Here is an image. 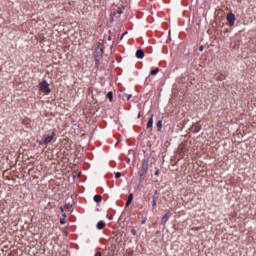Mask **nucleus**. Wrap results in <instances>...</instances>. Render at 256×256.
Returning <instances> with one entry per match:
<instances>
[{
    "mask_svg": "<svg viewBox=\"0 0 256 256\" xmlns=\"http://www.w3.org/2000/svg\"><path fill=\"white\" fill-rule=\"evenodd\" d=\"M146 221H147V218H143L141 221L142 225H144V223H146Z\"/></svg>",
    "mask_w": 256,
    "mask_h": 256,
    "instance_id": "a878e982",
    "label": "nucleus"
},
{
    "mask_svg": "<svg viewBox=\"0 0 256 256\" xmlns=\"http://www.w3.org/2000/svg\"><path fill=\"white\" fill-rule=\"evenodd\" d=\"M121 13H123V9L118 8V9L114 10L113 13H111V17H115V15H121Z\"/></svg>",
    "mask_w": 256,
    "mask_h": 256,
    "instance_id": "9d476101",
    "label": "nucleus"
},
{
    "mask_svg": "<svg viewBox=\"0 0 256 256\" xmlns=\"http://www.w3.org/2000/svg\"><path fill=\"white\" fill-rule=\"evenodd\" d=\"M71 207H73V205H71V203H65L64 209H67L69 211V209H71Z\"/></svg>",
    "mask_w": 256,
    "mask_h": 256,
    "instance_id": "a211bd4d",
    "label": "nucleus"
},
{
    "mask_svg": "<svg viewBox=\"0 0 256 256\" xmlns=\"http://www.w3.org/2000/svg\"><path fill=\"white\" fill-rule=\"evenodd\" d=\"M147 171H149V161L143 160L142 168L140 170V183H143L145 181V175H147Z\"/></svg>",
    "mask_w": 256,
    "mask_h": 256,
    "instance_id": "f257e3e1",
    "label": "nucleus"
},
{
    "mask_svg": "<svg viewBox=\"0 0 256 256\" xmlns=\"http://www.w3.org/2000/svg\"><path fill=\"white\" fill-rule=\"evenodd\" d=\"M154 195H157V190H155Z\"/></svg>",
    "mask_w": 256,
    "mask_h": 256,
    "instance_id": "f704fd0d",
    "label": "nucleus"
},
{
    "mask_svg": "<svg viewBox=\"0 0 256 256\" xmlns=\"http://www.w3.org/2000/svg\"><path fill=\"white\" fill-rule=\"evenodd\" d=\"M136 57L137 59H143V57H145V52L143 51V49H138L136 51Z\"/></svg>",
    "mask_w": 256,
    "mask_h": 256,
    "instance_id": "1a4fd4ad",
    "label": "nucleus"
},
{
    "mask_svg": "<svg viewBox=\"0 0 256 256\" xmlns=\"http://www.w3.org/2000/svg\"><path fill=\"white\" fill-rule=\"evenodd\" d=\"M102 199H103V197H101V195H99V194H96L94 196L95 203H101Z\"/></svg>",
    "mask_w": 256,
    "mask_h": 256,
    "instance_id": "4468645a",
    "label": "nucleus"
},
{
    "mask_svg": "<svg viewBox=\"0 0 256 256\" xmlns=\"http://www.w3.org/2000/svg\"><path fill=\"white\" fill-rule=\"evenodd\" d=\"M147 129H151V131L153 130V114L151 115V117L147 123Z\"/></svg>",
    "mask_w": 256,
    "mask_h": 256,
    "instance_id": "9b49d317",
    "label": "nucleus"
},
{
    "mask_svg": "<svg viewBox=\"0 0 256 256\" xmlns=\"http://www.w3.org/2000/svg\"><path fill=\"white\" fill-rule=\"evenodd\" d=\"M225 79H227V75H225V74H219L216 77V81H225Z\"/></svg>",
    "mask_w": 256,
    "mask_h": 256,
    "instance_id": "ddd939ff",
    "label": "nucleus"
},
{
    "mask_svg": "<svg viewBox=\"0 0 256 256\" xmlns=\"http://www.w3.org/2000/svg\"><path fill=\"white\" fill-rule=\"evenodd\" d=\"M227 21L229 22L230 27L235 25V14H233V12H229L227 14Z\"/></svg>",
    "mask_w": 256,
    "mask_h": 256,
    "instance_id": "20e7f679",
    "label": "nucleus"
},
{
    "mask_svg": "<svg viewBox=\"0 0 256 256\" xmlns=\"http://www.w3.org/2000/svg\"><path fill=\"white\" fill-rule=\"evenodd\" d=\"M159 71V68H156L150 72V75H157V72Z\"/></svg>",
    "mask_w": 256,
    "mask_h": 256,
    "instance_id": "6ab92c4d",
    "label": "nucleus"
},
{
    "mask_svg": "<svg viewBox=\"0 0 256 256\" xmlns=\"http://www.w3.org/2000/svg\"><path fill=\"white\" fill-rule=\"evenodd\" d=\"M94 256H101V252H96Z\"/></svg>",
    "mask_w": 256,
    "mask_h": 256,
    "instance_id": "7c9ffc66",
    "label": "nucleus"
},
{
    "mask_svg": "<svg viewBox=\"0 0 256 256\" xmlns=\"http://www.w3.org/2000/svg\"><path fill=\"white\" fill-rule=\"evenodd\" d=\"M157 207V200H152V209H155Z\"/></svg>",
    "mask_w": 256,
    "mask_h": 256,
    "instance_id": "aec40b11",
    "label": "nucleus"
},
{
    "mask_svg": "<svg viewBox=\"0 0 256 256\" xmlns=\"http://www.w3.org/2000/svg\"><path fill=\"white\" fill-rule=\"evenodd\" d=\"M96 65L99 66V57H95Z\"/></svg>",
    "mask_w": 256,
    "mask_h": 256,
    "instance_id": "b1692460",
    "label": "nucleus"
},
{
    "mask_svg": "<svg viewBox=\"0 0 256 256\" xmlns=\"http://www.w3.org/2000/svg\"><path fill=\"white\" fill-rule=\"evenodd\" d=\"M55 138V132H52V135L46 137L43 141H38L39 145H49L51 141Z\"/></svg>",
    "mask_w": 256,
    "mask_h": 256,
    "instance_id": "7ed1b4c3",
    "label": "nucleus"
},
{
    "mask_svg": "<svg viewBox=\"0 0 256 256\" xmlns=\"http://www.w3.org/2000/svg\"><path fill=\"white\" fill-rule=\"evenodd\" d=\"M61 225H65V218L60 219Z\"/></svg>",
    "mask_w": 256,
    "mask_h": 256,
    "instance_id": "393cba45",
    "label": "nucleus"
},
{
    "mask_svg": "<svg viewBox=\"0 0 256 256\" xmlns=\"http://www.w3.org/2000/svg\"><path fill=\"white\" fill-rule=\"evenodd\" d=\"M119 97H120V99H123V101H125V100L129 101V99L131 97H133V95L132 94H125V92H121L119 94Z\"/></svg>",
    "mask_w": 256,
    "mask_h": 256,
    "instance_id": "0eeeda50",
    "label": "nucleus"
},
{
    "mask_svg": "<svg viewBox=\"0 0 256 256\" xmlns=\"http://www.w3.org/2000/svg\"><path fill=\"white\" fill-rule=\"evenodd\" d=\"M152 199H153V201H157V196H156V195H153V196H152Z\"/></svg>",
    "mask_w": 256,
    "mask_h": 256,
    "instance_id": "cd10ccee",
    "label": "nucleus"
},
{
    "mask_svg": "<svg viewBox=\"0 0 256 256\" xmlns=\"http://www.w3.org/2000/svg\"><path fill=\"white\" fill-rule=\"evenodd\" d=\"M203 49H205V47L203 45H201L199 48V51H203Z\"/></svg>",
    "mask_w": 256,
    "mask_h": 256,
    "instance_id": "c85d7f7f",
    "label": "nucleus"
},
{
    "mask_svg": "<svg viewBox=\"0 0 256 256\" xmlns=\"http://www.w3.org/2000/svg\"><path fill=\"white\" fill-rule=\"evenodd\" d=\"M108 40L111 41V36H108Z\"/></svg>",
    "mask_w": 256,
    "mask_h": 256,
    "instance_id": "72a5a7b5",
    "label": "nucleus"
},
{
    "mask_svg": "<svg viewBox=\"0 0 256 256\" xmlns=\"http://www.w3.org/2000/svg\"><path fill=\"white\" fill-rule=\"evenodd\" d=\"M108 219H113V215L109 216Z\"/></svg>",
    "mask_w": 256,
    "mask_h": 256,
    "instance_id": "473e14b6",
    "label": "nucleus"
},
{
    "mask_svg": "<svg viewBox=\"0 0 256 256\" xmlns=\"http://www.w3.org/2000/svg\"><path fill=\"white\" fill-rule=\"evenodd\" d=\"M157 129L158 131H161V129H163V120H159L157 122Z\"/></svg>",
    "mask_w": 256,
    "mask_h": 256,
    "instance_id": "dca6fc26",
    "label": "nucleus"
},
{
    "mask_svg": "<svg viewBox=\"0 0 256 256\" xmlns=\"http://www.w3.org/2000/svg\"><path fill=\"white\" fill-rule=\"evenodd\" d=\"M126 163H131V159L130 158H126Z\"/></svg>",
    "mask_w": 256,
    "mask_h": 256,
    "instance_id": "c756f323",
    "label": "nucleus"
},
{
    "mask_svg": "<svg viewBox=\"0 0 256 256\" xmlns=\"http://www.w3.org/2000/svg\"><path fill=\"white\" fill-rule=\"evenodd\" d=\"M169 217H171V212L168 211L161 219V223L163 225H165V223H167V221H169Z\"/></svg>",
    "mask_w": 256,
    "mask_h": 256,
    "instance_id": "6e6552de",
    "label": "nucleus"
},
{
    "mask_svg": "<svg viewBox=\"0 0 256 256\" xmlns=\"http://www.w3.org/2000/svg\"><path fill=\"white\" fill-rule=\"evenodd\" d=\"M120 177H121V172H116V173H115V178H116V179H119Z\"/></svg>",
    "mask_w": 256,
    "mask_h": 256,
    "instance_id": "4be33fe9",
    "label": "nucleus"
},
{
    "mask_svg": "<svg viewBox=\"0 0 256 256\" xmlns=\"http://www.w3.org/2000/svg\"><path fill=\"white\" fill-rule=\"evenodd\" d=\"M60 211H61L63 217H67V214H65V209L63 207H60Z\"/></svg>",
    "mask_w": 256,
    "mask_h": 256,
    "instance_id": "412c9836",
    "label": "nucleus"
},
{
    "mask_svg": "<svg viewBox=\"0 0 256 256\" xmlns=\"http://www.w3.org/2000/svg\"><path fill=\"white\" fill-rule=\"evenodd\" d=\"M155 175L156 177H159V169H156Z\"/></svg>",
    "mask_w": 256,
    "mask_h": 256,
    "instance_id": "bb28decb",
    "label": "nucleus"
},
{
    "mask_svg": "<svg viewBox=\"0 0 256 256\" xmlns=\"http://www.w3.org/2000/svg\"><path fill=\"white\" fill-rule=\"evenodd\" d=\"M80 176H81V173L78 174V177H80Z\"/></svg>",
    "mask_w": 256,
    "mask_h": 256,
    "instance_id": "c9c22d12",
    "label": "nucleus"
},
{
    "mask_svg": "<svg viewBox=\"0 0 256 256\" xmlns=\"http://www.w3.org/2000/svg\"><path fill=\"white\" fill-rule=\"evenodd\" d=\"M97 229H104L105 228V222L99 221L96 225Z\"/></svg>",
    "mask_w": 256,
    "mask_h": 256,
    "instance_id": "2eb2a0df",
    "label": "nucleus"
},
{
    "mask_svg": "<svg viewBox=\"0 0 256 256\" xmlns=\"http://www.w3.org/2000/svg\"><path fill=\"white\" fill-rule=\"evenodd\" d=\"M39 89L42 93H44L45 95H49V93H51V88H49V83L47 82V80H43L40 85H39Z\"/></svg>",
    "mask_w": 256,
    "mask_h": 256,
    "instance_id": "f03ea898",
    "label": "nucleus"
},
{
    "mask_svg": "<svg viewBox=\"0 0 256 256\" xmlns=\"http://www.w3.org/2000/svg\"><path fill=\"white\" fill-rule=\"evenodd\" d=\"M107 97H108L109 101H113V92H111V91L108 92Z\"/></svg>",
    "mask_w": 256,
    "mask_h": 256,
    "instance_id": "f3484780",
    "label": "nucleus"
},
{
    "mask_svg": "<svg viewBox=\"0 0 256 256\" xmlns=\"http://www.w3.org/2000/svg\"><path fill=\"white\" fill-rule=\"evenodd\" d=\"M101 55H103V46L99 44L94 52V57H101Z\"/></svg>",
    "mask_w": 256,
    "mask_h": 256,
    "instance_id": "423d86ee",
    "label": "nucleus"
},
{
    "mask_svg": "<svg viewBox=\"0 0 256 256\" xmlns=\"http://www.w3.org/2000/svg\"><path fill=\"white\" fill-rule=\"evenodd\" d=\"M131 203H133V193H130L128 196V200L126 202L125 207H129V205H131Z\"/></svg>",
    "mask_w": 256,
    "mask_h": 256,
    "instance_id": "f8f14e48",
    "label": "nucleus"
},
{
    "mask_svg": "<svg viewBox=\"0 0 256 256\" xmlns=\"http://www.w3.org/2000/svg\"><path fill=\"white\" fill-rule=\"evenodd\" d=\"M123 35H127V32H125ZM123 35L121 36V39H123Z\"/></svg>",
    "mask_w": 256,
    "mask_h": 256,
    "instance_id": "2f4dec72",
    "label": "nucleus"
},
{
    "mask_svg": "<svg viewBox=\"0 0 256 256\" xmlns=\"http://www.w3.org/2000/svg\"><path fill=\"white\" fill-rule=\"evenodd\" d=\"M131 233H132L133 235H137V230H135L134 228H132V229H131Z\"/></svg>",
    "mask_w": 256,
    "mask_h": 256,
    "instance_id": "5701e85b",
    "label": "nucleus"
},
{
    "mask_svg": "<svg viewBox=\"0 0 256 256\" xmlns=\"http://www.w3.org/2000/svg\"><path fill=\"white\" fill-rule=\"evenodd\" d=\"M201 129H203V127L199 124V122H197L191 126L190 131H192V133H199Z\"/></svg>",
    "mask_w": 256,
    "mask_h": 256,
    "instance_id": "39448f33",
    "label": "nucleus"
}]
</instances>
